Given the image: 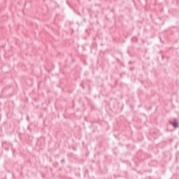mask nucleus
<instances>
[{
	"label": "nucleus",
	"mask_w": 179,
	"mask_h": 179,
	"mask_svg": "<svg viewBox=\"0 0 179 179\" xmlns=\"http://www.w3.org/2000/svg\"><path fill=\"white\" fill-rule=\"evenodd\" d=\"M169 124H170V125H172L173 127V128H175V129H177L179 127L178 120H177V119H174L173 121L170 120Z\"/></svg>",
	"instance_id": "f257e3e1"
},
{
	"label": "nucleus",
	"mask_w": 179,
	"mask_h": 179,
	"mask_svg": "<svg viewBox=\"0 0 179 179\" xmlns=\"http://www.w3.org/2000/svg\"><path fill=\"white\" fill-rule=\"evenodd\" d=\"M6 145V141H4L2 143V146L3 148H5V150H6V152H8L9 150L8 147H6L5 145Z\"/></svg>",
	"instance_id": "f03ea898"
},
{
	"label": "nucleus",
	"mask_w": 179,
	"mask_h": 179,
	"mask_svg": "<svg viewBox=\"0 0 179 179\" xmlns=\"http://www.w3.org/2000/svg\"><path fill=\"white\" fill-rule=\"evenodd\" d=\"M80 87H82L83 89H85V82H82L80 84Z\"/></svg>",
	"instance_id": "7ed1b4c3"
},
{
	"label": "nucleus",
	"mask_w": 179,
	"mask_h": 179,
	"mask_svg": "<svg viewBox=\"0 0 179 179\" xmlns=\"http://www.w3.org/2000/svg\"><path fill=\"white\" fill-rule=\"evenodd\" d=\"M27 129L28 131H30V132H31V128L30 127V126H28Z\"/></svg>",
	"instance_id": "20e7f679"
},
{
	"label": "nucleus",
	"mask_w": 179,
	"mask_h": 179,
	"mask_svg": "<svg viewBox=\"0 0 179 179\" xmlns=\"http://www.w3.org/2000/svg\"><path fill=\"white\" fill-rule=\"evenodd\" d=\"M135 67H130V71H134Z\"/></svg>",
	"instance_id": "39448f33"
},
{
	"label": "nucleus",
	"mask_w": 179,
	"mask_h": 179,
	"mask_svg": "<svg viewBox=\"0 0 179 179\" xmlns=\"http://www.w3.org/2000/svg\"><path fill=\"white\" fill-rule=\"evenodd\" d=\"M61 163H65V159H62Z\"/></svg>",
	"instance_id": "423d86ee"
},
{
	"label": "nucleus",
	"mask_w": 179,
	"mask_h": 179,
	"mask_svg": "<svg viewBox=\"0 0 179 179\" xmlns=\"http://www.w3.org/2000/svg\"><path fill=\"white\" fill-rule=\"evenodd\" d=\"M122 110H124V105H122V106L121 108V111H122Z\"/></svg>",
	"instance_id": "0eeeda50"
},
{
	"label": "nucleus",
	"mask_w": 179,
	"mask_h": 179,
	"mask_svg": "<svg viewBox=\"0 0 179 179\" xmlns=\"http://www.w3.org/2000/svg\"><path fill=\"white\" fill-rule=\"evenodd\" d=\"M95 17L98 18L99 15L97 14L95 15Z\"/></svg>",
	"instance_id": "6e6552de"
},
{
	"label": "nucleus",
	"mask_w": 179,
	"mask_h": 179,
	"mask_svg": "<svg viewBox=\"0 0 179 179\" xmlns=\"http://www.w3.org/2000/svg\"><path fill=\"white\" fill-rule=\"evenodd\" d=\"M132 64V61L129 62V64L131 65Z\"/></svg>",
	"instance_id": "1a4fd4ad"
},
{
	"label": "nucleus",
	"mask_w": 179,
	"mask_h": 179,
	"mask_svg": "<svg viewBox=\"0 0 179 179\" xmlns=\"http://www.w3.org/2000/svg\"><path fill=\"white\" fill-rule=\"evenodd\" d=\"M149 110H152V106H150V107H149Z\"/></svg>",
	"instance_id": "9d476101"
},
{
	"label": "nucleus",
	"mask_w": 179,
	"mask_h": 179,
	"mask_svg": "<svg viewBox=\"0 0 179 179\" xmlns=\"http://www.w3.org/2000/svg\"><path fill=\"white\" fill-rule=\"evenodd\" d=\"M162 59H164V55H162Z\"/></svg>",
	"instance_id": "9b49d317"
},
{
	"label": "nucleus",
	"mask_w": 179,
	"mask_h": 179,
	"mask_svg": "<svg viewBox=\"0 0 179 179\" xmlns=\"http://www.w3.org/2000/svg\"><path fill=\"white\" fill-rule=\"evenodd\" d=\"M120 78H122V74H120Z\"/></svg>",
	"instance_id": "f8f14e48"
},
{
	"label": "nucleus",
	"mask_w": 179,
	"mask_h": 179,
	"mask_svg": "<svg viewBox=\"0 0 179 179\" xmlns=\"http://www.w3.org/2000/svg\"><path fill=\"white\" fill-rule=\"evenodd\" d=\"M62 169H59V171H61Z\"/></svg>",
	"instance_id": "ddd939ff"
},
{
	"label": "nucleus",
	"mask_w": 179,
	"mask_h": 179,
	"mask_svg": "<svg viewBox=\"0 0 179 179\" xmlns=\"http://www.w3.org/2000/svg\"><path fill=\"white\" fill-rule=\"evenodd\" d=\"M78 15H80V13H78Z\"/></svg>",
	"instance_id": "4468645a"
},
{
	"label": "nucleus",
	"mask_w": 179,
	"mask_h": 179,
	"mask_svg": "<svg viewBox=\"0 0 179 179\" xmlns=\"http://www.w3.org/2000/svg\"><path fill=\"white\" fill-rule=\"evenodd\" d=\"M98 24H99V21L97 22Z\"/></svg>",
	"instance_id": "2eb2a0df"
},
{
	"label": "nucleus",
	"mask_w": 179,
	"mask_h": 179,
	"mask_svg": "<svg viewBox=\"0 0 179 179\" xmlns=\"http://www.w3.org/2000/svg\"><path fill=\"white\" fill-rule=\"evenodd\" d=\"M86 171H87H87H89L87 170Z\"/></svg>",
	"instance_id": "dca6fc26"
}]
</instances>
